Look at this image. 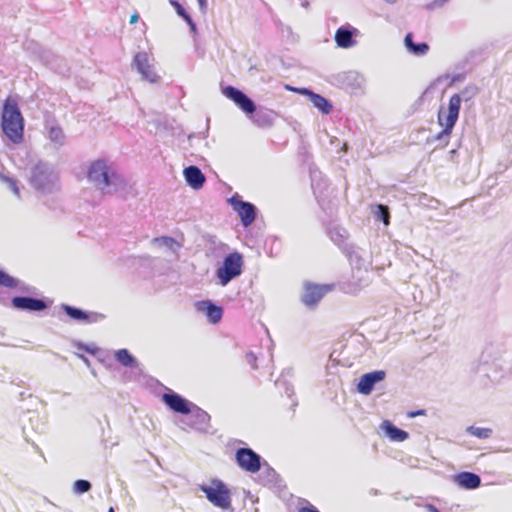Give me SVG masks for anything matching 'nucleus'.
Here are the masks:
<instances>
[{
	"instance_id": "nucleus-1",
	"label": "nucleus",
	"mask_w": 512,
	"mask_h": 512,
	"mask_svg": "<svg viewBox=\"0 0 512 512\" xmlns=\"http://www.w3.org/2000/svg\"><path fill=\"white\" fill-rule=\"evenodd\" d=\"M2 129L4 134L14 143L23 139L24 120L16 100L8 97L2 111Z\"/></svg>"
},
{
	"instance_id": "nucleus-2",
	"label": "nucleus",
	"mask_w": 512,
	"mask_h": 512,
	"mask_svg": "<svg viewBox=\"0 0 512 512\" xmlns=\"http://www.w3.org/2000/svg\"><path fill=\"white\" fill-rule=\"evenodd\" d=\"M200 489L214 506L223 510L231 508L230 489L221 480L213 479L209 485H202Z\"/></svg>"
},
{
	"instance_id": "nucleus-3",
	"label": "nucleus",
	"mask_w": 512,
	"mask_h": 512,
	"mask_svg": "<svg viewBox=\"0 0 512 512\" xmlns=\"http://www.w3.org/2000/svg\"><path fill=\"white\" fill-rule=\"evenodd\" d=\"M243 259L241 254L234 252L227 255L222 265L217 269L216 275L222 286L227 285L232 279L242 272Z\"/></svg>"
},
{
	"instance_id": "nucleus-4",
	"label": "nucleus",
	"mask_w": 512,
	"mask_h": 512,
	"mask_svg": "<svg viewBox=\"0 0 512 512\" xmlns=\"http://www.w3.org/2000/svg\"><path fill=\"white\" fill-rule=\"evenodd\" d=\"M88 178L97 186L105 188L115 183L114 179L117 178V175L104 160H97L91 164Z\"/></svg>"
},
{
	"instance_id": "nucleus-5",
	"label": "nucleus",
	"mask_w": 512,
	"mask_h": 512,
	"mask_svg": "<svg viewBox=\"0 0 512 512\" xmlns=\"http://www.w3.org/2000/svg\"><path fill=\"white\" fill-rule=\"evenodd\" d=\"M460 106L461 97L459 94H454L449 99L447 114L443 116L442 112H439L438 121L439 124L443 127V131L438 135V138H440L442 135H450L453 127L457 122Z\"/></svg>"
},
{
	"instance_id": "nucleus-6",
	"label": "nucleus",
	"mask_w": 512,
	"mask_h": 512,
	"mask_svg": "<svg viewBox=\"0 0 512 512\" xmlns=\"http://www.w3.org/2000/svg\"><path fill=\"white\" fill-rule=\"evenodd\" d=\"M333 290V285L329 284H315L307 282L304 284L303 294L301 296L302 302L308 307L316 306L319 301L330 291Z\"/></svg>"
},
{
	"instance_id": "nucleus-7",
	"label": "nucleus",
	"mask_w": 512,
	"mask_h": 512,
	"mask_svg": "<svg viewBox=\"0 0 512 512\" xmlns=\"http://www.w3.org/2000/svg\"><path fill=\"white\" fill-rule=\"evenodd\" d=\"M238 466L250 473H256L260 470V456L252 449L239 448L235 454Z\"/></svg>"
},
{
	"instance_id": "nucleus-8",
	"label": "nucleus",
	"mask_w": 512,
	"mask_h": 512,
	"mask_svg": "<svg viewBox=\"0 0 512 512\" xmlns=\"http://www.w3.org/2000/svg\"><path fill=\"white\" fill-rule=\"evenodd\" d=\"M223 94L231 99L246 114H253L256 111L253 101L240 90L232 86H227L224 88Z\"/></svg>"
},
{
	"instance_id": "nucleus-9",
	"label": "nucleus",
	"mask_w": 512,
	"mask_h": 512,
	"mask_svg": "<svg viewBox=\"0 0 512 512\" xmlns=\"http://www.w3.org/2000/svg\"><path fill=\"white\" fill-rule=\"evenodd\" d=\"M233 209L238 213L243 226L251 225L255 220V207L249 202L242 201L236 197L230 199Z\"/></svg>"
},
{
	"instance_id": "nucleus-10",
	"label": "nucleus",
	"mask_w": 512,
	"mask_h": 512,
	"mask_svg": "<svg viewBox=\"0 0 512 512\" xmlns=\"http://www.w3.org/2000/svg\"><path fill=\"white\" fill-rule=\"evenodd\" d=\"M384 378L385 372L382 370L366 373L360 378L357 384V390L364 395H368L372 392L374 385Z\"/></svg>"
},
{
	"instance_id": "nucleus-11",
	"label": "nucleus",
	"mask_w": 512,
	"mask_h": 512,
	"mask_svg": "<svg viewBox=\"0 0 512 512\" xmlns=\"http://www.w3.org/2000/svg\"><path fill=\"white\" fill-rule=\"evenodd\" d=\"M163 402L174 412L189 414L191 412L189 402L177 393H165L162 396Z\"/></svg>"
},
{
	"instance_id": "nucleus-12",
	"label": "nucleus",
	"mask_w": 512,
	"mask_h": 512,
	"mask_svg": "<svg viewBox=\"0 0 512 512\" xmlns=\"http://www.w3.org/2000/svg\"><path fill=\"white\" fill-rule=\"evenodd\" d=\"M133 62L137 70L142 74V76L146 80L152 83L158 80V75L155 72L154 68L149 64L148 57L145 53L136 54Z\"/></svg>"
},
{
	"instance_id": "nucleus-13",
	"label": "nucleus",
	"mask_w": 512,
	"mask_h": 512,
	"mask_svg": "<svg viewBox=\"0 0 512 512\" xmlns=\"http://www.w3.org/2000/svg\"><path fill=\"white\" fill-rule=\"evenodd\" d=\"M12 305L14 308L28 311H42L47 308L43 300L31 297H14L12 299Z\"/></svg>"
},
{
	"instance_id": "nucleus-14",
	"label": "nucleus",
	"mask_w": 512,
	"mask_h": 512,
	"mask_svg": "<svg viewBox=\"0 0 512 512\" xmlns=\"http://www.w3.org/2000/svg\"><path fill=\"white\" fill-rule=\"evenodd\" d=\"M300 93L307 95L313 106L317 108L322 114H330L332 112L333 106L325 97L305 88L301 89Z\"/></svg>"
},
{
	"instance_id": "nucleus-15",
	"label": "nucleus",
	"mask_w": 512,
	"mask_h": 512,
	"mask_svg": "<svg viewBox=\"0 0 512 512\" xmlns=\"http://www.w3.org/2000/svg\"><path fill=\"white\" fill-rule=\"evenodd\" d=\"M184 177L187 183L194 189H200L205 183V176L197 166H189L184 169Z\"/></svg>"
},
{
	"instance_id": "nucleus-16",
	"label": "nucleus",
	"mask_w": 512,
	"mask_h": 512,
	"mask_svg": "<svg viewBox=\"0 0 512 512\" xmlns=\"http://www.w3.org/2000/svg\"><path fill=\"white\" fill-rule=\"evenodd\" d=\"M198 310H205L206 316L211 323L215 324L222 318L223 311L219 306L214 305L209 301H202L198 303Z\"/></svg>"
},
{
	"instance_id": "nucleus-17",
	"label": "nucleus",
	"mask_w": 512,
	"mask_h": 512,
	"mask_svg": "<svg viewBox=\"0 0 512 512\" xmlns=\"http://www.w3.org/2000/svg\"><path fill=\"white\" fill-rule=\"evenodd\" d=\"M458 484L466 489H476L481 484V479L477 474L471 472H462L457 475Z\"/></svg>"
},
{
	"instance_id": "nucleus-18",
	"label": "nucleus",
	"mask_w": 512,
	"mask_h": 512,
	"mask_svg": "<svg viewBox=\"0 0 512 512\" xmlns=\"http://www.w3.org/2000/svg\"><path fill=\"white\" fill-rule=\"evenodd\" d=\"M382 428L393 441L401 442L408 438V433L406 431L397 428L388 420L383 421Z\"/></svg>"
},
{
	"instance_id": "nucleus-19",
	"label": "nucleus",
	"mask_w": 512,
	"mask_h": 512,
	"mask_svg": "<svg viewBox=\"0 0 512 512\" xmlns=\"http://www.w3.org/2000/svg\"><path fill=\"white\" fill-rule=\"evenodd\" d=\"M335 41L341 48L352 47L355 43L352 37V32L342 27L337 29L335 33Z\"/></svg>"
},
{
	"instance_id": "nucleus-20",
	"label": "nucleus",
	"mask_w": 512,
	"mask_h": 512,
	"mask_svg": "<svg viewBox=\"0 0 512 512\" xmlns=\"http://www.w3.org/2000/svg\"><path fill=\"white\" fill-rule=\"evenodd\" d=\"M274 120V112L271 109H260L254 116V122L258 126H270Z\"/></svg>"
},
{
	"instance_id": "nucleus-21",
	"label": "nucleus",
	"mask_w": 512,
	"mask_h": 512,
	"mask_svg": "<svg viewBox=\"0 0 512 512\" xmlns=\"http://www.w3.org/2000/svg\"><path fill=\"white\" fill-rule=\"evenodd\" d=\"M405 45L411 52H413L416 55H423L429 49L426 43H413L412 35L410 33L405 36Z\"/></svg>"
},
{
	"instance_id": "nucleus-22",
	"label": "nucleus",
	"mask_w": 512,
	"mask_h": 512,
	"mask_svg": "<svg viewBox=\"0 0 512 512\" xmlns=\"http://www.w3.org/2000/svg\"><path fill=\"white\" fill-rule=\"evenodd\" d=\"M116 360L125 367H131L135 363V358L127 349H120L115 353Z\"/></svg>"
},
{
	"instance_id": "nucleus-23",
	"label": "nucleus",
	"mask_w": 512,
	"mask_h": 512,
	"mask_svg": "<svg viewBox=\"0 0 512 512\" xmlns=\"http://www.w3.org/2000/svg\"><path fill=\"white\" fill-rule=\"evenodd\" d=\"M467 432L479 439H487L492 435L490 428L474 427L470 426L467 428Z\"/></svg>"
},
{
	"instance_id": "nucleus-24",
	"label": "nucleus",
	"mask_w": 512,
	"mask_h": 512,
	"mask_svg": "<svg viewBox=\"0 0 512 512\" xmlns=\"http://www.w3.org/2000/svg\"><path fill=\"white\" fill-rule=\"evenodd\" d=\"M375 215L377 219H381L385 226H388L390 223V213L387 206L378 204L376 206V212Z\"/></svg>"
},
{
	"instance_id": "nucleus-25",
	"label": "nucleus",
	"mask_w": 512,
	"mask_h": 512,
	"mask_svg": "<svg viewBox=\"0 0 512 512\" xmlns=\"http://www.w3.org/2000/svg\"><path fill=\"white\" fill-rule=\"evenodd\" d=\"M0 286L16 288L18 286V281L5 271L0 270Z\"/></svg>"
},
{
	"instance_id": "nucleus-26",
	"label": "nucleus",
	"mask_w": 512,
	"mask_h": 512,
	"mask_svg": "<svg viewBox=\"0 0 512 512\" xmlns=\"http://www.w3.org/2000/svg\"><path fill=\"white\" fill-rule=\"evenodd\" d=\"M64 310L67 313V315H69L73 319H76V320H87L88 319V315L78 308L65 305Z\"/></svg>"
},
{
	"instance_id": "nucleus-27",
	"label": "nucleus",
	"mask_w": 512,
	"mask_h": 512,
	"mask_svg": "<svg viewBox=\"0 0 512 512\" xmlns=\"http://www.w3.org/2000/svg\"><path fill=\"white\" fill-rule=\"evenodd\" d=\"M91 489V484L87 480H77L73 484V491L76 494L86 493Z\"/></svg>"
},
{
	"instance_id": "nucleus-28",
	"label": "nucleus",
	"mask_w": 512,
	"mask_h": 512,
	"mask_svg": "<svg viewBox=\"0 0 512 512\" xmlns=\"http://www.w3.org/2000/svg\"><path fill=\"white\" fill-rule=\"evenodd\" d=\"M64 132L63 130L60 128V127H52L50 130H49V138L51 141L57 143V144H62L63 143V140H64Z\"/></svg>"
},
{
	"instance_id": "nucleus-29",
	"label": "nucleus",
	"mask_w": 512,
	"mask_h": 512,
	"mask_svg": "<svg viewBox=\"0 0 512 512\" xmlns=\"http://www.w3.org/2000/svg\"><path fill=\"white\" fill-rule=\"evenodd\" d=\"M171 3L175 6L177 13L187 21V23L191 26L192 29H194V23L192 22L190 16L186 13L185 9L181 6V4L179 2Z\"/></svg>"
},
{
	"instance_id": "nucleus-30",
	"label": "nucleus",
	"mask_w": 512,
	"mask_h": 512,
	"mask_svg": "<svg viewBox=\"0 0 512 512\" xmlns=\"http://www.w3.org/2000/svg\"><path fill=\"white\" fill-rule=\"evenodd\" d=\"M0 179L4 182H6L9 187L11 188V190L17 195L19 196V189H18V186H17V183L15 180L9 178V177H6L2 174H0Z\"/></svg>"
},
{
	"instance_id": "nucleus-31",
	"label": "nucleus",
	"mask_w": 512,
	"mask_h": 512,
	"mask_svg": "<svg viewBox=\"0 0 512 512\" xmlns=\"http://www.w3.org/2000/svg\"><path fill=\"white\" fill-rule=\"evenodd\" d=\"M476 93H477L476 87H467L462 91L463 95L468 94V96L465 98L466 101L469 100L470 98H472Z\"/></svg>"
},
{
	"instance_id": "nucleus-32",
	"label": "nucleus",
	"mask_w": 512,
	"mask_h": 512,
	"mask_svg": "<svg viewBox=\"0 0 512 512\" xmlns=\"http://www.w3.org/2000/svg\"><path fill=\"white\" fill-rule=\"evenodd\" d=\"M246 359H247V362L252 366V368H254V369L257 368V365H256L257 359L253 353L246 354Z\"/></svg>"
},
{
	"instance_id": "nucleus-33",
	"label": "nucleus",
	"mask_w": 512,
	"mask_h": 512,
	"mask_svg": "<svg viewBox=\"0 0 512 512\" xmlns=\"http://www.w3.org/2000/svg\"><path fill=\"white\" fill-rule=\"evenodd\" d=\"M298 512H319L315 507H302L298 510Z\"/></svg>"
},
{
	"instance_id": "nucleus-34",
	"label": "nucleus",
	"mask_w": 512,
	"mask_h": 512,
	"mask_svg": "<svg viewBox=\"0 0 512 512\" xmlns=\"http://www.w3.org/2000/svg\"><path fill=\"white\" fill-rule=\"evenodd\" d=\"M426 509L429 512H440L438 508H436L435 506H433L431 504H427L426 505Z\"/></svg>"
},
{
	"instance_id": "nucleus-35",
	"label": "nucleus",
	"mask_w": 512,
	"mask_h": 512,
	"mask_svg": "<svg viewBox=\"0 0 512 512\" xmlns=\"http://www.w3.org/2000/svg\"><path fill=\"white\" fill-rule=\"evenodd\" d=\"M138 14L137 13H134L133 15H131L130 17V23L133 24V23H136L138 21Z\"/></svg>"
},
{
	"instance_id": "nucleus-36",
	"label": "nucleus",
	"mask_w": 512,
	"mask_h": 512,
	"mask_svg": "<svg viewBox=\"0 0 512 512\" xmlns=\"http://www.w3.org/2000/svg\"><path fill=\"white\" fill-rule=\"evenodd\" d=\"M424 414H425V410H418V411H416V412H412V413H410V416H411V417H416V416H418V415H424Z\"/></svg>"
},
{
	"instance_id": "nucleus-37",
	"label": "nucleus",
	"mask_w": 512,
	"mask_h": 512,
	"mask_svg": "<svg viewBox=\"0 0 512 512\" xmlns=\"http://www.w3.org/2000/svg\"><path fill=\"white\" fill-rule=\"evenodd\" d=\"M108 512H115L113 507H110Z\"/></svg>"
},
{
	"instance_id": "nucleus-38",
	"label": "nucleus",
	"mask_w": 512,
	"mask_h": 512,
	"mask_svg": "<svg viewBox=\"0 0 512 512\" xmlns=\"http://www.w3.org/2000/svg\"><path fill=\"white\" fill-rule=\"evenodd\" d=\"M200 4H201V6L203 7V6H204V4H205V2H204V1H201V2H200Z\"/></svg>"
}]
</instances>
